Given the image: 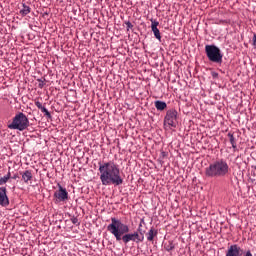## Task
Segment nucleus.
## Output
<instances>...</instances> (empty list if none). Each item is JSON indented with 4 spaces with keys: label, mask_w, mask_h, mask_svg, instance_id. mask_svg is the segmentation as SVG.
Segmentation results:
<instances>
[{
    "label": "nucleus",
    "mask_w": 256,
    "mask_h": 256,
    "mask_svg": "<svg viewBox=\"0 0 256 256\" xmlns=\"http://www.w3.org/2000/svg\"><path fill=\"white\" fill-rule=\"evenodd\" d=\"M107 231L115 237L116 241H122L124 245L130 243V241L133 243H143V241H145L143 233H129V225L124 224L115 217L111 218V223L107 226Z\"/></svg>",
    "instance_id": "f257e3e1"
},
{
    "label": "nucleus",
    "mask_w": 256,
    "mask_h": 256,
    "mask_svg": "<svg viewBox=\"0 0 256 256\" xmlns=\"http://www.w3.org/2000/svg\"><path fill=\"white\" fill-rule=\"evenodd\" d=\"M99 177L102 185L105 187L109 185H123V178L121 177V169L114 161L98 162Z\"/></svg>",
    "instance_id": "f03ea898"
},
{
    "label": "nucleus",
    "mask_w": 256,
    "mask_h": 256,
    "mask_svg": "<svg viewBox=\"0 0 256 256\" xmlns=\"http://www.w3.org/2000/svg\"><path fill=\"white\" fill-rule=\"evenodd\" d=\"M226 175H229V164L223 159L211 163L209 167L205 169L206 177H226Z\"/></svg>",
    "instance_id": "7ed1b4c3"
},
{
    "label": "nucleus",
    "mask_w": 256,
    "mask_h": 256,
    "mask_svg": "<svg viewBox=\"0 0 256 256\" xmlns=\"http://www.w3.org/2000/svg\"><path fill=\"white\" fill-rule=\"evenodd\" d=\"M27 127H29V118H27L23 112L16 114L12 120V123L8 124V129L18 131H25Z\"/></svg>",
    "instance_id": "20e7f679"
},
{
    "label": "nucleus",
    "mask_w": 256,
    "mask_h": 256,
    "mask_svg": "<svg viewBox=\"0 0 256 256\" xmlns=\"http://www.w3.org/2000/svg\"><path fill=\"white\" fill-rule=\"evenodd\" d=\"M205 53L211 63H223V54L221 53V49L216 45H206Z\"/></svg>",
    "instance_id": "39448f33"
},
{
    "label": "nucleus",
    "mask_w": 256,
    "mask_h": 256,
    "mask_svg": "<svg viewBox=\"0 0 256 256\" xmlns=\"http://www.w3.org/2000/svg\"><path fill=\"white\" fill-rule=\"evenodd\" d=\"M178 113L175 109H170L166 112V115L164 117V127L165 129H175L177 128V125H179L178 121Z\"/></svg>",
    "instance_id": "423d86ee"
},
{
    "label": "nucleus",
    "mask_w": 256,
    "mask_h": 256,
    "mask_svg": "<svg viewBox=\"0 0 256 256\" xmlns=\"http://www.w3.org/2000/svg\"><path fill=\"white\" fill-rule=\"evenodd\" d=\"M54 197L60 202H65L69 200V192L61 184H58V190L54 193Z\"/></svg>",
    "instance_id": "0eeeda50"
},
{
    "label": "nucleus",
    "mask_w": 256,
    "mask_h": 256,
    "mask_svg": "<svg viewBox=\"0 0 256 256\" xmlns=\"http://www.w3.org/2000/svg\"><path fill=\"white\" fill-rule=\"evenodd\" d=\"M0 206L9 207V196H7V187H0Z\"/></svg>",
    "instance_id": "6e6552de"
},
{
    "label": "nucleus",
    "mask_w": 256,
    "mask_h": 256,
    "mask_svg": "<svg viewBox=\"0 0 256 256\" xmlns=\"http://www.w3.org/2000/svg\"><path fill=\"white\" fill-rule=\"evenodd\" d=\"M226 256H243V249H241L239 245L233 244L228 247Z\"/></svg>",
    "instance_id": "1a4fd4ad"
},
{
    "label": "nucleus",
    "mask_w": 256,
    "mask_h": 256,
    "mask_svg": "<svg viewBox=\"0 0 256 256\" xmlns=\"http://www.w3.org/2000/svg\"><path fill=\"white\" fill-rule=\"evenodd\" d=\"M151 21V29L154 36L158 39V41H161V32L159 31V21L150 19Z\"/></svg>",
    "instance_id": "9d476101"
},
{
    "label": "nucleus",
    "mask_w": 256,
    "mask_h": 256,
    "mask_svg": "<svg viewBox=\"0 0 256 256\" xmlns=\"http://www.w3.org/2000/svg\"><path fill=\"white\" fill-rule=\"evenodd\" d=\"M20 175H22V181L28 185L30 181H33V173L31 170H26L24 172H20Z\"/></svg>",
    "instance_id": "9b49d317"
},
{
    "label": "nucleus",
    "mask_w": 256,
    "mask_h": 256,
    "mask_svg": "<svg viewBox=\"0 0 256 256\" xmlns=\"http://www.w3.org/2000/svg\"><path fill=\"white\" fill-rule=\"evenodd\" d=\"M158 231L155 228H151L148 233H146L147 241H154L155 237H157Z\"/></svg>",
    "instance_id": "f8f14e48"
},
{
    "label": "nucleus",
    "mask_w": 256,
    "mask_h": 256,
    "mask_svg": "<svg viewBox=\"0 0 256 256\" xmlns=\"http://www.w3.org/2000/svg\"><path fill=\"white\" fill-rule=\"evenodd\" d=\"M154 105L157 111H165V109H167V103L160 100L155 101Z\"/></svg>",
    "instance_id": "ddd939ff"
},
{
    "label": "nucleus",
    "mask_w": 256,
    "mask_h": 256,
    "mask_svg": "<svg viewBox=\"0 0 256 256\" xmlns=\"http://www.w3.org/2000/svg\"><path fill=\"white\" fill-rule=\"evenodd\" d=\"M29 13H31V7L27 6L26 4H22L20 15H22V17H26V15H29Z\"/></svg>",
    "instance_id": "4468645a"
},
{
    "label": "nucleus",
    "mask_w": 256,
    "mask_h": 256,
    "mask_svg": "<svg viewBox=\"0 0 256 256\" xmlns=\"http://www.w3.org/2000/svg\"><path fill=\"white\" fill-rule=\"evenodd\" d=\"M9 179H11V171H8V173L5 176L0 177V186L8 183Z\"/></svg>",
    "instance_id": "2eb2a0df"
},
{
    "label": "nucleus",
    "mask_w": 256,
    "mask_h": 256,
    "mask_svg": "<svg viewBox=\"0 0 256 256\" xmlns=\"http://www.w3.org/2000/svg\"><path fill=\"white\" fill-rule=\"evenodd\" d=\"M228 137L230 139V143L232 145V148L235 150L237 149V139H235V136L233 133H228Z\"/></svg>",
    "instance_id": "dca6fc26"
},
{
    "label": "nucleus",
    "mask_w": 256,
    "mask_h": 256,
    "mask_svg": "<svg viewBox=\"0 0 256 256\" xmlns=\"http://www.w3.org/2000/svg\"><path fill=\"white\" fill-rule=\"evenodd\" d=\"M40 111H42V113H44V115H45V117H47V119H51V117H52L51 113L49 112V110H47V108H45V106Z\"/></svg>",
    "instance_id": "f3484780"
},
{
    "label": "nucleus",
    "mask_w": 256,
    "mask_h": 256,
    "mask_svg": "<svg viewBox=\"0 0 256 256\" xmlns=\"http://www.w3.org/2000/svg\"><path fill=\"white\" fill-rule=\"evenodd\" d=\"M71 223H73V225H80L79 223V218L73 216L71 219H70Z\"/></svg>",
    "instance_id": "a211bd4d"
},
{
    "label": "nucleus",
    "mask_w": 256,
    "mask_h": 256,
    "mask_svg": "<svg viewBox=\"0 0 256 256\" xmlns=\"http://www.w3.org/2000/svg\"><path fill=\"white\" fill-rule=\"evenodd\" d=\"M211 76H212L213 79H218L219 78V73H217L215 71H212Z\"/></svg>",
    "instance_id": "6ab92c4d"
},
{
    "label": "nucleus",
    "mask_w": 256,
    "mask_h": 256,
    "mask_svg": "<svg viewBox=\"0 0 256 256\" xmlns=\"http://www.w3.org/2000/svg\"><path fill=\"white\" fill-rule=\"evenodd\" d=\"M35 105H36V107L39 108L40 110H42V108H44L43 104H41V102H39V101H36V102H35Z\"/></svg>",
    "instance_id": "aec40b11"
},
{
    "label": "nucleus",
    "mask_w": 256,
    "mask_h": 256,
    "mask_svg": "<svg viewBox=\"0 0 256 256\" xmlns=\"http://www.w3.org/2000/svg\"><path fill=\"white\" fill-rule=\"evenodd\" d=\"M126 26H127V31H129L130 29H133V24L131 22H126Z\"/></svg>",
    "instance_id": "412c9836"
},
{
    "label": "nucleus",
    "mask_w": 256,
    "mask_h": 256,
    "mask_svg": "<svg viewBox=\"0 0 256 256\" xmlns=\"http://www.w3.org/2000/svg\"><path fill=\"white\" fill-rule=\"evenodd\" d=\"M38 81H39L38 87H39L40 89H43V87H45V82H44L43 80H38Z\"/></svg>",
    "instance_id": "4be33fe9"
},
{
    "label": "nucleus",
    "mask_w": 256,
    "mask_h": 256,
    "mask_svg": "<svg viewBox=\"0 0 256 256\" xmlns=\"http://www.w3.org/2000/svg\"><path fill=\"white\" fill-rule=\"evenodd\" d=\"M252 45L255 47L256 49V34H254L253 38H252Z\"/></svg>",
    "instance_id": "5701e85b"
},
{
    "label": "nucleus",
    "mask_w": 256,
    "mask_h": 256,
    "mask_svg": "<svg viewBox=\"0 0 256 256\" xmlns=\"http://www.w3.org/2000/svg\"><path fill=\"white\" fill-rule=\"evenodd\" d=\"M243 256H253V254L251 253V251H247Z\"/></svg>",
    "instance_id": "b1692460"
},
{
    "label": "nucleus",
    "mask_w": 256,
    "mask_h": 256,
    "mask_svg": "<svg viewBox=\"0 0 256 256\" xmlns=\"http://www.w3.org/2000/svg\"><path fill=\"white\" fill-rule=\"evenodd\" d=\"M12 179H19V174H14L13 176H12Z\"/></svg>",
    "instance_id": "393cba45"
},
{
    "label": "nucleus",
    "mask_w": 256,
    "mask_h": 256,
    "mask_svg": "<svg viewBox=\"0 0 256 256\" xmlns=\"http://www.w3.org/2000/svg\"><path fill=\"white\" fill-rule=\"evenodd\" d=\"M161 155H162V157H166L167 156V154L165 152H162Z\"/></svg>",
    "instance_id": "a878e982"
},
{
    "label": "nucleus",
    "mask_w": 256,
    "mask_h": 256,
    "mask_svg": "<svg viewBox=\"0 0 256 256\" xmlns=\"http://www.w3.org/2000/svg\"><path fill=\"white\" fill-rule=\"evenodd\" d=\"M141 227H143V225L139 224L138 231H141Z\"/></svg>",
    "instance_id": "bb28decb"
},
{
    "label": "nucleus",
    "mask_w": 256,
    "mask_h": 256,
    "mask_svg": "<svg viewBox=\"0 0 256 256\" xmlns=\"http://www.w3.org/2000/svg\"><path fill=\"white\" fill-rule=\"evenodd\" d=\"M254 169L256 170V165L254 166Z\"/></svg>",
    "instance_id": "cd10ccee"
},
{
    "label": "nucleus",
    "mask_w": 256,
    "mask_h": 256,
    "mask_svg": "<svg viewBox=\"0 0 256 256\" xmlns=\"http://www.w3.org/2000/svg\"><path fill=\"white\" fill-rule=\"evenodd\" d=\"M170 249H174V247H171Z\"/></svg>",
    "instance_id": "c85d7f7f"
}]
</instances>
